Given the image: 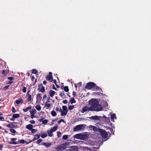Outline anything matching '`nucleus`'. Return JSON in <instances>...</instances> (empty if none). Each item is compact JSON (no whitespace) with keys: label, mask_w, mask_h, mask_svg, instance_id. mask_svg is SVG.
Here are the masks:
<instances>
[{"label":"nucleus","mask_w":151,"mask_h":151,"mask_svg":"<svg viewBox=\"0 0 151 151\" xmlns=\"http://www.w3.org/2000/svg\"><path fill=\"white\" fill-rule=\"evenodd\" d=\"M90 108L92 110V111H99L102 110L103 107L99 104V102L96 99H92L89 101Z\"/></svg>","instance_id":"f257e3e1"},{"label":"nucleus","mask_w":151,"mask_h":151,"mask_svg":"<svg viewBox=\"0 0 151 151\" xmlns=\"http://www.w3.org/2000/svg\"><path fill=\"white\" fill-rule=\"evenodd\" d=\"M96 86V84L95 83L92 82H90L87 83L85 86V88L88 90H91L94 88Z\"/></svg>","instance_id":"f03ea898"},{"label":"nucleus","mask_w":151,"mask_h":151,"mask_svg":"<svg viewBox=\"0 0 151 151\" xmlns=\"http://www.w3.org/2000/svg\"><path fill=\"white\" fill-rule=\"evenodd\" d=\"M93 110L90 108V107L88 106H84L81 109V112L82 113H84L86 111H92Z\"/></svg>","instance_id":"7ed1b4c3"},{"label":"nucleus","mask_w":151,"mask_h":151,"mask_svg":"<svg viewBox=\"0 0 151 151\" xmlns=\"http://www.w3.org/2000/svg\"><path fill=\"white\" fill-rule=\"evenodd\" d=\"M46 79L47 81L52 82L53 81V77L52 76V73L51 72L49 73L48 76H47L46 77Z\"/></svg>","instance_id":"20e7f679"},{"label":"nucleus","mask_w":151,"mask_h":151,"mask_svg":"<svg viewBox=\"0 0 151 151\" xmlns=\"http://www.w3.org/2000/svg\"><path fill=\"white\" fill-rule=\"evenodd\" d=\"M85 135L83 134H76L74 137L75 138L77 139H82L84 138Z\"/></svg>","instance_id":"39448f33"},{"label":"nucleus","mask_w":151,"mask_h":151,"mask_svg":"<svg viewBox=\"0 0 151 151\" xmlns=\"http://www.w3.org/2000/svg\"><path fill=\"white\" fill-rule=\"evenodd\" d=\"M100 134L102 137L104 138H106L107 137L108 134L104 130H101Z\"/></svg>","instance_id":"423d86ee"},{"label":"nucleus","mask_w":151,"mask_h":151,"mask_svg":"<svg viewBox=\"0 0 151 151\" xmlns=\"http://www.w3.org/2000/svg\"><path fill=\"white\" fill-rule=\"evenodd\" d=\"M38 90L42 93H44L45 92V88L43 86L42 83L38 85Z\"/></svg>","instance_id":"0eeeda50"},{"label":"nucleus","mask_w":151,"mask_h":151,"mask_svg":"<svg viewBox=\"0 0 151 151\" xmlns=\"http://www.w3.org/2000/svg\"><path fill=\"white\" fill-rule=\"evenodd\" d=\"M83 125H78L76 126L74 128L73 131L74 132L78 131L82 128Z\"/></svg>","instance_id":"6e6552de"},{"label":"nucleus","mask_w":151,"mask_h":151,"mask_svg":"<svg viewBox=\"0 0 151 151\" xmlns=\"http://www.w3.org/2000/svg\"><path fill=\"white\" fill-rule=\"evenodd\" d=\"M41 145H44L47 148L50 147L52 145V143L51 142H42L41 143Z\"/></svg>","instance_id":"1a4fd4ad"},{"label":"nucleus","mask_w":151,"mask_h":151,"mask_svg":"<svg viewBox=\"0 0 151 151\" xmlns=\"http://www.w3.org/2000/svg\"><path fill=\"white\" fill-rule=\"evenodd\" d=\"M78 147L77 146H71L70 147L69 151H78Z\"/></svg>","instance_id":"9d476101"},{"label":"nucleus","mask_w":151,"mask_h":151,"mask_svg":"<svg viewBox=\"0 0 151 151\" xmlns=\"http://www.w3.org/2000/svg\"><path fill=\"white\" fill-rule=\"evenodd\" d=\"M89 118L91 120H99L100 117L97 116H92L89 117Z\"/></svg>","instance_id":"9b49d317"},{"label":"nucleus","mask_w":151,"mask_h":151,"mask_svg":"<svg viewBox=\"0 0 151 151\" xmlns=\"http://www.w3.org/2000/svg\"><path fill=\"white\" fill-rule=\"evenodd\" d=\"M11 141H12V142H8V143L10 144H13V145H16L18 144L16 142H14L17 139L16 138H12L11 139Z\"/></svg>","instance_id":"f8f14e48"},{"label":"nucleus","mask_w":151,"mask_h":151,"mask_svg":"<svg viewBox=\"0 0 151 151\" xmlns=\"http://www.w3.org/2000/svg\"><path fill=\"white\" fill-rule=\"evenodd\" d=\"M7 127L9 128H17V125H14L12 124H9L7 125Z\"/></svg>","instance_id":"ddd939ff"},{"label":"nucleus","mask_w":151,"mask_h":151,"mask_svg":"<svg viewBox=\"0 0 151 151\" xmlns=\"http://www.w3.org/2000/svg\"><path fill=\"white\" fill-rule=\"evenodd\" d=\"M39 122H42V124H47L48 122V120L47 119H45L43 120V119H39L38 120Z\"/></svg>","instance_id":"4468645a"},{"label":"nucleus","mask_w":151,"mask_h":151,"mask_svg":"<svg viewBox=\"0 0 151 151\" xmlns=\"http://www.w3.org/2000/svg\"><path fill=\"white\" fill-rule=\"evenodd\" d=\"M26 97L28 102H29L31 101L32 96L31 95L29 94V93H28V95H26Z\"/></svg>","instance_id":"2eb2a0df"},{"label":"nucleus","mask_w":151,"mask_h":151,"mask_svg":"<svg viewBox=\"0 0 151 151\" xmlns=\"http://www.w3.org/2000/svg\"><path fill=\"white\" fill-rule=\"evenodd\" d=\"M23 99L21 98L19 99L18 100H16L15 102L18 105L20 103L22 104L23 103Z\"/></svg>","instance_id":"dca6fc26"},{"label":"nucleus","mask_w":151,"mask_h":151,"mask_svg":"<svg viewBox=\"0 0 151 151\" xmlns=\"http://www.w3.org/2000/svg\"><path fill=\"white\" fill-rule=\"evenodd\" d=\"M101 106L103 107V108L104 107H106L108 106L107 103L106 102L104 101H102L101 102Z\"/></svg>","instance_id":"f3484780"},{"label":"nucleus","mask_w":151,"mask_h":151,"mask_svg":"<svg viewBox=\"0 0 151 151\" xmlns=\"http://www.w3.org/2000/svg\"><path fill=\"white\" fill-rule=\"evenodd\" d=\"M111 120L113 122H114V119H116V114H113L111 115Z\"/></svg>","instance_id":"a211bd4d"},{"label":"nucleus","mask_w":151,"mask_h":151,"mask_svg":"<svg viewBox=\"0 0 151 151\" xmlns=\"http://www.w3.org/2000/svg\"><path fill=\"white\" fill-rule=\"evenodd\" d=\"M33 126L31 124H29L26 126V128L29 131H30L33 128Z\"/></svg>","instance_id":"6ab92c4d"},{"label":"nucleus","mask_w":151,"mask_h":151,"mask_svg":"<svg viewBox=\"0 0 151 151\" xmlns=\"http://www.w3.org/2000/svg\"><path fill=\"white\" fill-rule=\"evenodd\" d=\"M41 137L42 138H45L47 136V133L46 132L40 134Z\"/></svg>","instance_id":"aec40b11"},{"label":"nucleus","mask_w":151,"mask_h":151,"mask_svg":"<svg viewBox=\"0 0 151 151\" xmlns=\"http://www.w3.org/2000/svg\"><path fill=\"white\" fill-rule=\"evenodd\" d=\"M40 137V134H37L34 136V139L35 140L38 139Z\"/></svg>","instance_id":"412c9836"},{"label":"nucleus","mask_w":151,"mask_h":151,"mask_svg":"<svg viewBox=\"0 0 151 151\" xmlns=\"http://www.w3.org/2000/svg\"><path fill=\"white\" fill-rule=\"evenodd\" d=\"M41 93H38L36 96V99L37 100H41L42 99V97L41 96Z\"/></svg>","instance_id":"4be33fe9"},{"label":"nucleus","mask_w":151,"mask_h":151,"mask_svg":"<svg viewBox=\"0 0 151 151\" xmlns=\"http://www.w3.org/2000/svg\"><path fill=\"white\" fill-rule=\"evenodd\" d=\"M58 126L57 125H56V126L53 127V128H51L50 130H51L52 132H54L55 131L58 129Z\"/></svg>","instance_id":"5701e85b"},{"label":"nucleus","mask_w":151,"mask_h":151,"mask_svg":"<svg viewBox=\"0 0 151 151\" xmlns=\"http://www.w3.org/2000/svg\"><path fill=\"white\" fill-rule=\"evenodd\" d=\"M55 92L54 91H52V90H50L49 92V93L50 94V96L51 97H52L54 95Z\"/></svg>","instance_id":"b1692460"},{"label":"nucleus","mask_w":151,"mask_h":151,"mask_svg":"<svg viewBox=\"0 0 151 151\" xmlns=\"http://www.w3.org/2000/svg\"><path fill=\"white\" fill-rule=\"evenodd\" d=\"M48 135L49 136L51 137L53 136L52 131L51 130H50L47 131Z\"/></svg>","instance_id":"393cba45"},{"label":"nucleus","mask_w":151,"mask_h":151,"mask_svg":"<svg viewBox=\"0 0 151 151\" xmlns=\"http://www.w3.org/2000/svg\"><path fill=\"white\" fill-rule=\"evenodd\" d=\"M32 107L31 106H30L27 107L25 109H23V110L24 112H27L28 110L32 108Z\"/></svg>","instance_id":"a878e982"},{"label":"nucleus","mask_w":151,"mask_h":151,"mask_svg":"<svg viewBox=\"0 0 151 151\" xmlns=\"http://www.w3.org/2000/svg\"><path fill=\"white\" fill-rule=\"evenodd\" d=\"M70 102L71 104H72L73 103H76V100L73 98H71Z\"/></svg>","instance_id":"bb28decb"},{"label":"nucleus","mask_w":151,"mask_h":151,"mask_svg":"<svg viewBox=\"0 0 151 151\" xmlns=\"http://www.w3.org/2000/svg\"><path fill=\"white\" fill-rule=\"evenodd\" d=\"M68 112V111H63L61 112V115L62 116H65L67 114Z\"/></svg>","instance_id":"cd10ccee"},{"label":"nucleus","mask_w":151,"mask_h":151,"mask_svg":"<svg viewBox=\"0 0 151 151\" xmlns=\"http://www.w3.org/2000/svg\"><path fill=\"white\" fill-rule=\"evenodd\" d=\"M12 116L14 118H17L20 116V115L19 114H14Z\"/></svg>","instance_id":"c85d7f7f"},{"label":"nucleus","mask_w":151,"mask_h":151,"mask_svg":"<svg viewBox=\"0 0 151 151\" xmlns=\"http://www.w3.org/2000/svg\"><path fill=\"white\" fill-rule=\"evenodd\" d=\"M35 108L38 111H40L41 109L40 106L39 104L37 105L36 106Z\"/></svg>","instance_id":"c756f323"},{"label":"nucleus","mask_w":151,"mask_h":151,"mask_svg":"<svg viewBox=\"0 0 151 151\" xmlns=\"http://www.w3.org/2000/svg\"><path fill=\"white\" fill-rule=\"evenodd\" d=\"M8 72L7 70H3L2 72V73L4 76H5L8 74Z\"/></svg>","instance_id":"7c9ffc66"},{"label":"nucleus","mask_w":151,"mask_h":151,"mask_svg":"<svg viewBox=\"0 0 151 151\" xmlns=\"http://www.w3.org/2000/svg\"><path fill=\"white\" fill-rule=\"evenodd\" d=\"M90 127H92L93 128V131H97V129H98L96 127L94 126H93L91 125H90Z\"/></svg>","instance_id":"2f4dec72"},{"label":"nucleus","mask_w":151,"mask_h":151,"mask_svg":"<svg viewBox=\"0 0 151 151\" xmlns=\"http://www.w3.org/2000/svg\"><path fill=\"white\" fill-rule=\"evenodd\" d=\"M51 114L53 116H55L56 115V113L54 111H52L51 112Z\"/></svg>","instance_id":"473e14b6"},{"label":"nucleus","mask_w":151,"mask_h":151,"mask_svg":"<svg viewBox=\"0 0 151 151\" xmlns=\"http://www.w3.org/2000/svg\"><path fill=\"white\" fill-rule=\"evenodd\" d=\"M64 90L66 92H68L69 91L68 87L67 86H65L64 88Z\"/></svg>","instance_id":"72a5a7b5"},{"label":"nucleus","mask_w":151,"mask_h":151,"mask_svg":"<svg viewBox=\"0 0 151 151\" xmlns=\"http://www.w3.org/2000/svg\"><path fill=\"white\" fill-rule=\"evenodd\" d=\"M65 95L64 92V91L60 92L59 93V96L62 98H63V96Z\"/></svg>","instance_id":"f704fd0d"},{"label":"nucleus","mask_w":151,"mask_h":151,"mask_svg":"<svg viewBox=\"0 0 151 151\" xmlns=\"http://www.w3.org/2000/svg\"><path fill=\"white\" fill-rule=\"evenodd\" d=\"M62 147L60 146H57L55 148V149L56 150H61Z\"/></svg>","instance_id":"c9c22d12"},{"label":"nucleus","mask_w":151,"mask_h":151,"mask_svg":"<svg viewBox=\"0 0 151 151\" xmlns=\"http://www.w3.org/2000/svg\"><path fill=\"white\" fill-rule=\"evenodd\" d=\"M36 110L35 109H33L30 112L31 114H35L36 112Z\"/></svg>","instance_id":"e433bc0d"},{"label":"nucleus","mask_w":151,"mask_h":151,"mask_svg":"<svg viewBox=\"0 0 151 151\" xmlns=\"http://www.w3.org/2000/svg\"><path fill=\"white\" fill-rule=\"evenodd\" d=\"M18 142H19L23 144H24L26 142L25 141L24 139H22L19 140Z\"/></svg>","instance_id":"4c0bfd02"},{"label":"nucleus","mask_w":151,"mask_h":151,"mask_svg":"<svg viewBox=\"0 0 151 151\" xmlns=\"http://www.w3.org/2000/svg\"><path fill=\"white\" fill-rule=\"evenodd\" d=\"M45 106L47 107V108H49L51 106L50 104L45 103Z\"/></svg>","instance_id":"58836bf2"},{"label":"nucleus","mask_w":151,"mask_h":151,"mask_svg":"<svg viewBox=\"0 0 151 151\" xmlns=\"http://www.w3.org/2000/svg\"><path fill=\"white\" fill-rule=\"evenodd\" d=\"M74 106L73 105H70L68 107V109L69 110H72L73 109Z\"/></svg>","instance_id":"ea45409f"},{"label":"nucleus","mask_w":151,"mask_h":151,"mask_svg":"<svg viewBox=\"0 0 151 151\" xmlns=\"http://www.w3.org/2000/svg\"><path fill=\"white\" fill-rule=\"evenodd\" d=\"M42 141V139H38L37 141L36 142L38 145H39L40 144L41 142Z\"/></svg>","instance_id":"a19ab883"},{"label":"nucleus","mask_w":151,"mask_h":151,"mask_svg":"<svg viewBox=\"0 0 151 151\" xmlns=\"http://www.w3.org/2000/svg\"><path fill=\"white\" fill-rule=\"evenodd\" d=\"M62 108L63 109V111H68V110L67 109V107L66 106H62Z\"/></svg>","instance_id":"79ce46f5"},{"label":"nucleus","mask_w":151,"mask_h":151,"mask_svg":"<svg viewBox=\"0 0 151 151\" xmlns=\"http://www.w3.org/2000/svg\"><path fill=\"white\" fill-rule=\"evenodd\" d=\"M32 73L35 74H36L38 72L35 69H33V70H32Z\"/></svg>","instance_id":"37998d69"},{"label":"nucleus","mask_w":151,"mask_h":151,"mask_svg":"<svg viewBox=\"0 0 151 151\" xmlns=\"http://www.w3.org/2000/svg\"><path fill=\"white\" fill-rule=\"evenodd\" d=\"M68 138V135H64L63 136V139L66 140Z\"/></svg>","instance_id":"c03bdc74"},{"label":"nucleus","mask_w":151,"mask_h":151,"mask_svg":"<svg viewBox=\"0 0 151 151\" xmlns=\"http://www.w3.org/2000/svg\"><path fill=\"white\" fill-rule=\"evenodd\" d=\"M30 131L32 134H34L37 131V130L32 128Z\"/></svg>","instance_id":"a18cd8bd"},{"label":"nucleus","mask_w":151,"mask_h":151,"mask_svg":"<svg viewBox=\"0 0 151 151\" xmlns=\"http://www.w3.org/2000/svg\"><path fill=\"white\" fill-rule=\"evenodd\" d=\"M10 131L11 132L14 134H15L16 132V131L15 130L13 129H10Z\"/></svg>","instance_id":"49530a36"},{"label":"nucleus","mask_w":151,"mask_h":151,"mask_svg":"<svg viewBox=\"0 0 151 151\" xmlns=\"http://www.w3.org/2000/svg\"><path fill=\"white\" fill-rule=\"evenodd\" d=\"M95 89L96 90H102V89L99 86L96 85V86L95 87Z\"/></svg>","instance_id":"de8ad7c7"},{"label":"nucleus","mask_w":151,"mask_h":151,"mask_svg":"<svg viewBox=\"0 0 151 151\" xmlns=\"http://www.w3.org/2000/svg\"><path fill=\"white\" fill-rule=\"evenodd\" d=\"M22 91L24 93H25L26 92V87L24 86L22 87Z\"/></svg>","instance_id":"09e8293b"},{"label":"nucleus","mask_w":151,"mask_h":151,"mask_svg":"<svg viewBox=\"0 0 151 151\" xmlns=\"http://www.w3.org/2000/svg\"><path fill=\"white\" fill-rule=\"evenodd\" d=\"M61 122H63L64 123H65V121L63 119H61L58 122V124H60Z\"/></svg>","instance_id":"8fccbe9b"},{"label":"nucleus","mask_w":151,"mask_h":151,"mask_svg":"<svg viewBox=\"0 0 151 151\" xmlns=\"http://www.w3.org/2000/svg\"><path fill=\"white\" fill-rule=\"evenodd\" d=\"M9 85H8L4 87L3 88V90L4 91L6 90L9 87Z\"/></svg>","instance_id":"3c124183"},{"label":"nucleus","mask_w":151,"mask_h":151,"mask_svg":"<svg viewBox=\"0 0 151 151\" xmlns=\"http://www.w3.org/2000/svg\"><path fill=\"white\" fill-rule=\"evenodd\" d=\"M12 111L13 113H15L16 111V110L14 106L12 107Z\"/></svg>","instance_id":"603ef678"},{"label":"nucleus","mask_w":151,"mask_h":151,"mask_svg":"<svg viewBox=\"0 0 151 151\" xmlns=\"http://www.w3.org/2000/svg\"><path fill=\"white\" fill-rule=\"evenodd\" d=\"M57 136L58 137H59L61 136V134L60 132H57Z\"/></svg>","instance_id":"864d4df0"},{"label":"nucleus","mask_w":151,"mask_h":151,"mask_svg":"<svg viewBox=\"0 0 151 151\" xmlns=\"http://www.w3.org/2000/svg\"><path fill=\"white\" fill-rule=\"evenodd\" d=\"M28 140H29V141L28 142H26V143L27 144H29V143L30 142H32L34 141L35 140L33 138V139L32 140H30L29 139H28Z\"/></svg>","instance_id":"5fc2aeb1"},{"label":"nucleus","mask_w":151,"mask_h":151,"mask_svg":"<svg viewBox=\"0 0 151 151\" xmlns=\"http://www.w3.org/2000/svg\"><path fill=\"white\" fill-rule=\"evenodd\" d=\"M29 122L30 123L32 124H34L35 123V121L33 120H30Z\"/></svg>","instance_id":"6e6d98bb"},{"label":"nucleus","mask_w":151,"mask_h":151,"mask_svg":"<svg viewBox=\"0 0 151 151\" xmlns=\"http://www.w3.org/2000/svg\"><path fill=\"white\" fill-rule=\"evenodd\" d=\"M8 79L9 80H10L11 81V80H14V78L13 77H9L8 78Z\"/></svg>","instance_id":"4d7b16f0"},{"label":"nucleus","mask_w":151,"mask_h":151,"mask_svg":"<svg viewBox=\"0 0 151 151\" xmlns=\"http://www.w3.org/2000/svg\"><path fill=\"white\" fill-rule=\"evenodd\" d=\"M63 102L64 104H66L68 103V101L67 100L65 99L63 101Z\"/></svg>","instance_id":"13d9d810"},{"label":"nucleus","mask_w":151,"mask_h":151,"mask_svg":"<svg viewBox=\"0 0 151 151\" xmlns=\"http://www.w3.org/2000/svg\"><path fill=\"white\" fill-rule=\"evenodd\" d=\"M93 94L100 95V93L99 92H93Z\"/></svg>","instance_id":"bf43d9fd"},{"label":"nucleus","mask_w":151,"mask_h":151,"mask_svg":"<svg viewBox=\"0 0 151 151\" xmlns=\"http://www.w3.org/2000/svg\"><path fill=\"white\" fill-rule=\"evenodd\" d=\"M72 94L74 97H75L76 96V93L74 91H73Z\"/></svg>","instance_id":"052dcab7"},{"label":"nucleus","mask_w":151,"mask_h":151,"mask_svg":"<svg viewBox=\"0 0 151 151\" xmlns=\"http://www.w3.org/2000/svg\"><path fill=\"white\" fill-rule=\"evenodd\" d=\"M13 82V81H9L6 84H12Z\"/></svg>","instance_id":"680f3d73"},{"label":"nucleus","mask_w":151,"mask_h":151,"mask_svg":"<svg viewBox=\"0 0 151 151\" xmlns=\"http://www.w3.org/2000/svg\"><path fill=\"white\" fill-rule=\"evenodd\" d=\"M50 98L49 97H48L47 98V101L46 103H48L50 102Z\"/></svg>","instance_id":"e2e57ef3"},{"label":"nucleus","mask_w":151,"mask_h":151,"mask_svg":"<svg viewBox=\"0 0 151 151\" xmlns=\"http://www.w3.org/2000/svg\"><path fill=\"white\" fill-rule=\"evenodd\" d=\"M34 114H31V117L32 119H33L34 117H35Z\"/></svg>","instance_id":"0e129e2a"},{"label":"nucleus","mask_w":151,"mask_h":151,"mask_svg":"<svg viewBox=\"0 0 151 151\" xmlns=\"http://www.w3.org/2000/svg\"><path fill=\"white\" fill-rule=\"evenodd\" d=\"M3 147V145H0V150H2Z\"/></svg>","instance_id":"69168bd1"},{"label":"nucleus","mask_w":151,"mask_h":151,"mask_svg":"<svg viewBox=\"0 0 151 151\" xmlns=\"http://www.w3.org/2000/svg\"><path fill=\"white\" fill-rule=\"evenodd\" d=\"M31 80L32 81H34V80L35 79V77L34 76H32L31 77Z\"/></svg>","instance_id":"338daca9"},{"label":"nucleus","mask_w":151,"mask_h":151,"mask_svg":"<svg viewBox=\"0 0 151 151\" xmlns=\"http://www.w3.org/2000/svg\"><path fill=\"white\" fill-rule=\"evenodd\" d=\"M52 88L53 89L55 90H56V88L55 87V86L54 84L52 85Z\"/></svg>","instance_id":"774afa93"}]
</instances>
